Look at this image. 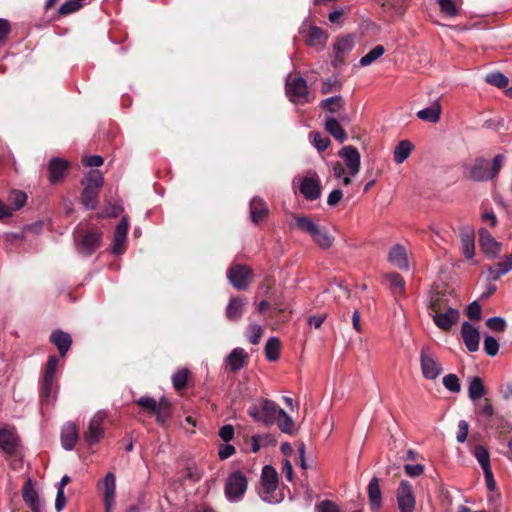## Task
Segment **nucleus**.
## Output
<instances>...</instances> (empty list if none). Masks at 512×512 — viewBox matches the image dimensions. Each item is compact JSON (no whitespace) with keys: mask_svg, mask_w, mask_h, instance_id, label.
<instances>
[{"mask_svg":"<svg viewBox=\"0 0 512 512\" xmlns=\"http://www.w3.org/2000/svg\"><path fill=\"white\" fill-rule=\"evenodd\" d=\"M482 469L490 467L489 453L483 446H476L473 452Z\"/></svg>","mask_w":512,"mask_h":512,"instance_id":"3c124183","label":"nucleus"},{"mask_svg":"<svg viewBox=\"0 0 512 512\" xmlns=\"http://www.w3.org/2000/svg\"><path fill=\"white\" fill-rule=\"evenodd\" d=\"M265 356L270 362L280 357V340L277 337H270L265 344Z\"/></svg>","mask_w":512,"mask_h":512,"instance_id":"58836bf2","label":"nucleus"},{"mask_svg":"<svg viewBox=\"0 0 512 512\" xmlns=\"http://www.w3.org/2000/svg\"><path fill=\"white\" fill-rule=\"evenodd\" d=\"M388 261L401 270H407L409 267L407 251L401 244H395L388 254Z\"/></svg>","mask_w":512,"mask_h":512,"instance_id":"4be33fe9","label":"nucleus"},{"mask_svg":"<svg viewBox=\"0 0 512 512\" xmlns=\"http://www.w3.org/2000/svg\"><path fill=\"white\" fill-rule=\"evenodd\" d=\"M268 212L267 205L259 198L254 197L250 201V216L253 223H258Z\"/></svg>","mask_w":512,"mask_h":512,"instance_id":"473e14b6","label":"nucleus"},{"mask_svg":"<svg viewBox=\"0 0 512 512\" xmlns=\"http://www.w3.org/2000/svg\"><path fill=\"white\" fill-rule=\"evenodd\" d=\"M461 335L464 344L469 352H476L479 349L480 334L476 327L465 321L462 324Z\"/></svg>","mask_w":512,"mask_h":512,"instance_id":"6ab92c4d","label":"nucleus"},{"mask_svg":"<svg viewBox=\"0 0 512 512\" xmlns=\"http://www.w3.org/2000/svg\"><path fill=\"white\" fill-rule=\"evenodd\" d=\"M243 312V301L241 298L232 297L226 307V316L229 320L237 321Z\"/></svg>","mask_w":512,"mask_h":512,"instance_id":"c9c22d12","label":"nucleus"},{"mask_svg":"<svg viewBox=\"0 0 512 512\" xmlns=\"http://www.w3.org/2000/svg\"><path fill=\"white\" fill-rule=\"evenodd\" d=\"M431 309L435 325L444 331L449 330L460 318L459 311L454 308H448L445 311H440L433 304Z\"/></svg>","mask_w":512,"mask_h":512,"instance_id":"f8f14e48","label":"nucleus"},{"mask_svg":"<svg viewBox=\"0 0 512 512\" xmlns=\"http://www.w3.org/2000/svg\"><path fill=\"white\" fill-rule=\"evenodd\" d=\"M339 155L343 158L349 175L355 177L360 170L361 157L359 151L353 146H345L340 150Z\"/></svg>","mask_w":512,"mask_h":512,"instance_id":"2eb2a0df","label":"nucleus"},{"mask_svg":"<svg viewBox=\"0 0 512 512\" xmlns=\"http://www.w3.org/2000/svg\"><path fill=\"white\" fill-rule=\"evenodd\" d=\"M317 512H339V509L332 501L325 500L317 506Z\"/></svg>","mask_w":512,"mask_h":512,"instance_id":"774afa93","label":"nucleus"},{"mask_svg":"<svg viewBox=\"0 0 512 512\" xmlns=\"http://www.w3.org/2000/svg\"><path fill=\"white\" fill-rule=\"evenodd\" d=\"M442 107L440 101L434 100L430 106L417 112V117L422 121L429 123H437L441 118Z\"/></svg>","mask_w":512,"mask_h":512,"instance_id":"a878e982","label":"nucleus"},{"mask_svg":"<svg viewBox=\"0 0 512 512\" xmlns=\"http://www.w3.org/2000/svg\"><path fill=\"white\" fill-rule=\"evenodd\" d=\"M367 492L372 510L376 511L380 509L382 505V494L380 490L379 480L377 477H373L370 480Z\"/></svg>","mask_w":512,"mask_h":512,"instance_id":"2f4dec72","label":"nucleus"},{"mask_svg":"<svg viewBox=\"0 0 512 512\" xmlns=\"http://www.w3.org/2000/svg\"><path fill=\"white\" fill-rule=\"evenodd\" d=\"M313 144H314L315 148L321 152V151H325L329 147L330 140H329V138L323 136L320 133H314L313 134Z\"/></svg>","mask_w":512,"mask_h":512,"instance_id":"13d9d810","label":"nucleus"},{"mask_svg":"<svg viewBox=\"0 0 512 512\" xmlns=\"http://www.w3.org/2000/svg\"><path fill=\"white\" fill-rule=\"evenodd\" d=\"M69 168V163L59 157H53L48 163L49 171V182L56 184L65 176L66 171Z\"/></svg>","mask_w":512,"mask_h":512,"instance_id":"412c9836","label":"nucleus"},{"mask_svg":"<svg viewBox=\"0 0 512 512\" xmlns=\"http://www.w3.org/2000/svg\"><path fill=\"white\" fill-rule=\"evenodd\" d=\"M248 360V353L240 347L234 348L225 358L227 366L232 372H236L243 368Z\"/></svg>","mask_w":512,"mask_h":512,"instance_id":"5701e85b","label":"nucleus"},{"mask_svg":"<svg viewBox=\"0 0 512 512\" xmlns=\"http://www.w3.org/2000/svg\"><path fill=\"white\" fill-rule=\"evenodd\" d=\"M107 413L103 410L97 411L88 423L87 429L83 433L84 440L89 445L97 444L104 437V421Z\"/></svg>","mask_w":512,"mask_h":512,"instance_id":"0eeeda50","label":"nucleus"},{"mask_svg":"<svg viewBox=\"0 0 512 512\" xmlns=\"http://www.w3.org/2000/svg\"><path fill=\"white\" fill-rule=\"evenodd\" d=\"M220 438L225 442H230L234 437V427L231 424L222 426L219 430Z\"/></svg>","mask_w":512,"mask_h":512,"instance_id":"69168bd1","label":"nucleus"},{"mask_svg":"<svg viewBox=\"0 0 512 512\" xmlns=\"http://www.w3.org/2000/svg\"><path fill=\"white\" fill-rule=\"evenodd\" d=\"M128 227H129L128 219L124 216V217H122L120 222L117 224L116 229H115L113 245H112V250H111L113 254H120L125 250Z\"/></svg>","mask_w":512,"mask_h":512,"instance_id":"aec40b11","label":"nucleus"},{"mask_svg":"<svg viewBox=\"0 0 512 512\" xmlns=\"http://www.w3.org/2000/svg\"><path fill=\"white\" fill-rule=\"evenodd\" d=\"M441 11L450 17H454L458 14L457 8L453 0H439Z\"/></svg>","mask_w":512,"mask_h":512,"instance_id":"4d7b16f0","label":"nucleus"},{"mask_svg":"<svg viewBox=\"0 0 512 512\" xmlns=\"http://www.w3.org/2000/svg\"><path fill=\"white\" fill-rule=\"evenodd\" d=\"M278 427L279 429L286 434H292L293 433V420L292 418L286 413L285 410L280 409L278 414Z\"/></svg>","mask_w":512,"mask_h":512,"instance_id":"37998d69","label":"nucleus"},{"mask_svg":"<svg viewBox=\"0 0 512 512\" xmlns=\"http://www.w3.org/2000/svg\"><path fill=\"white\" fill-rule=\"evenodd\" d=\"M83 6L81 0H67L59 8L60 15H69L78 11Z\"/></svg>","mask_w":512,"mask_h":512,"instance_id":"603ef678","label":"nucleus"},{"mask_svg":"<svg viewBox=\"0 0 512 512\" xmlns=\"http://www.w3.org/2000/svg\"><path fill=\"white\" fill-rule=\"evenodd\" d=\"M58 365V359L56 356L52 355L48 358L45 373H44V379H47V381H50L51 379L54 380L55 378V372Z\"/></svg>","mask_w":512,"mask_h":512,"instance_id":"5fc2aeb1","label":"nucleus"},{"mask_svg":"<svg viewBox=\"0 0 512 512\" xmlns=\"http://www.w3.org/2000/svg\"><path fill=\"white\" fill-rule=\"evenodd\" d=\"M353 46L354 42L351 36L337 38L333 44L334 59L332 60V65L337 67L342 64L345 56L351 52Z\"/></svg>","mask_w":512,"mask_h":512,"instance_id":"dca6fc26","label":"nucleus"},{"mask_svg":"<svg viewBox=\"0 0 512 512\" xmlns=\"http://www.w3.org/2000/svg\"><path fill=\"white\" fill-rule=\"evenodd\" d=\"M487 326L496 332H502L506 328V322L502 317H491L487 319Z\"/></svg>","mask_w":512,"mask_h":512,"instance_id":"bf43d9fd","label":"nucleus"},{"mask_svg":"<svg viewBox=\"0 0 512 512\" xmlns=\"http://www.w3.org/2000/svg\"><path fill=\"white\" fill-rule=\"evenodd\" d=\"M235 447L231 444L226 443V444H222L220 447H219V450H218V456L221 460H225V459H228L229 457H231L232 455L235 454Z\"/></svg>","mask_w":512,"mask_h":512,"instance_id":"338daca9","label":"nucleus"},{"mask_svg":"<svg viewBox=\"0 0 512 512\" xmlns=\"http://www.w3.org/2000/svg\"><path fill=\"white\" fill-rule=\"evenodd\" d=\"M104 183V177L101 171L97 169L90 170L86 173L84 179L81 181L83 187L99 190Z\"/></svg>","mask_w":512,"mask_h":512,"instance_id":"72a5a7b5","label":"nucleus"},{"mask_svg":"<svg viewBox=\"0 0 512 512\" xmlns=\"http://www.w3.org/2000/svg\"><path fill=\"white\" fill-rule=\"evenodd\" d=\"M442 383L444 387L452 393H458L461 390L459 378L455 374H448L444 376Z\"/></svg>","mask_w":512,"mask_h":512,"instance_id":"8fccbe9b","label":"nucleus"},{"mask_svg":"<svg viewBox=\"0 0 512 512\" xmlns=\"http://www.w3.org/2000/svg\"><path fill=\"white\" fill-rule=\"evenodd\" d=\"M101 234L97 232H87L80 240L76 241V250L83 256L92 255L100 246Z\"/></svg>","mask_w":512,"mask_h":512,"instance_id":"4468645a","label":"nucleus"},{"mask_svg":"<svg viewBox=\"0 0 512 512\" xmlns=\"http://www.w3.org/2000/svg\"><path fill=\"white\" fill-rule=\"evenodd\" d=\"M485 81L498 88H505L509 83L508 77L499 71L487 74L485 77Z\"/></svg>","mask_w":512,"mask_h":512,"instance_id":"c03bdc74","label":"nucleus"},{"mask_svg":"<svg viewBox=\"0 0 512 512\" xmlns=\"http://www.w3.org/2000/svg\"><path fill=\"white\" fill-rule=\"evenodd\" d=\"M77 441H78V432H77L76 425L71 422L65 424L61 430L62 447L67 451H71L74 449Z\"/></svg>","mask_w":512,"mask_h":512,"instance_id":"393cba45","label":"nucleus"},{"mask_svg":"<svg viewBox=\"0 0 512 512\" xmlns=\"http://www.w3.org/2000/svg\"><path fill=\"white\" fill-rule=\"evenodd\" d=\"M415 494L411 484L402 480L397 490V504L400 512H414L415 510Z\"/></svg>","mask_w":512,"mask_h":512,"instance_id":"9d476101","label":"nucleus"},{"mask_svg":"<svg viewBox=\"0 0 512 512\" xmlns=\"http://www.w3.org/2000/svg\"><path fill=\"white\" fill-rule=\"evenodd\" d=\"M339 89V84L336 78H328L322 82L321 92L328 94Z\"/></svg>","mask_w":512,"mask_h":512,"instance_id":"052dcab7","label":"nucleus"},{"mask_svg":"<svg viewBox=\"0 0 512 512\" xmlns=\"http://www.w3.org/2000/svg\"><path fill=\"white\" fill-rule=\"evenodd\" d=\"M320 106L322 109L334 114L343 109L344 100L341 95H335L322 100Z\"/></svg>","mask_w":512,"mask_h":512,"instance_id":"ea45409f","label":"nucleus"},{"mask_svg":"<svg viewBox=\"0 0 512 512\" xmlns=\"http://www.w3.org/2000/svg\"><path fill=\"white\" fill-rule=\"evenodd\" d=\"M22 497L25 504L33 512H42L43 505L39 498L38 492L33 486L32 480L28 479L22 488Z\"/></svg>","mask_w":512,"mask_h":512,"instance_id":"a211bd4d","label":"nucleus"},{"mask_svg":"<svg viewBox=\"0 0 512 512\" xmlns=\"http://www.w3.org/2000/svg\"><path fill=\"white\" fill-rule=\"evenodd\" d=\"M280 408L277 404L268 399H261L259 403L251 405L248 414L256 421L264 424H273L279 414Z\"/></svg>","mask_w":512,"mask_h":512,"instance_id":"7ed1b4c3","label":"nucleus"},{"mask_svg":"<svg viewBox=\"0 0 512 512\" xmlns=\"http://www.w3.org/2000/svg\"><path fill=\"white\" fill-rule=\"evenodd\" d=\"M286 95L293 103L309 102V91L307 82L303 77H292L289 75L286 79Z\"/></svg>","mask_w":512,"mask_h":512,"instance_id":"423d86ee","label":"nucleus"},{"mask_svg":"<svg viewBox=\"0 0 512 512\" xmlns=\"http://www.w3.org/2000/svg\"><path fill=\"white\" fill-rule=\"evenodd\" d=\"M420 365L423 377L429 380H435L443 372L442 365L429 346L421 348Z\"/></svg>","mask_w":512,"mask_h":512,"instance_id":"39448f33","label":"nucleus"},{"mask_svg":"<svg viewBox=\"0 0 512 512\" xmlns=\"http://www.w3.org/2000/svg\"><path fill=\"white\" fill-rule=\"evenodd\" d=\"M263 336V329L259 324L252 323L247 327V338L253 345H257Z\"/></svg>","mask_w":512,"mask_h":512,"instance_id":"09e8293b","label":"nucleus"},{"mask_svg":"<svg viewBox=\"0 0 512 512\" xmlns=\"http://www.w3.org/2000/svg\"><path fill=\"white\" fill-rule=\"evenodd\" d=\"M50 341L57 347L62 357L66 355L72 345L71 335L60 329L54 330L51 333Z\"/></svg>","mask_w":512,"mask_h":512,"instance_id":"b1692460","label":"nucleus"},{"mask_svg":"<svg viewBox=\"0 0 512 512\" xmlns=\"http://www.w3.org/2000/svg\"><path fill=\"white\" fill-rule=\"evenodd\" d=\"M295 225L301 231L309 234L316 245L321 249H329L334 242V237L328 232L325 227H321L315 223L311 218L306 216H299L295 218Z\"/></svg>","mask_w":512,"mask_h":512,"instance_id":"f03ea898","label":"nucleus"},{"mask_svg":"<svg viewBox=\"0 0 512 512\" xmlns=\"http://www.w3.org/2000/svg\"><path fill=\"white\" fill-rule=\"evenodd\" d=\"M305 26L306 24L304 23L299 32L305 36L306 44L317 52L322 51L328 40V35L318 26L310 25L307 29H305Z\"/></svg>","mask_w":512,"mask_h":512,"instance_id":"6e6552de","label":"nucleus"},{"mask_svg":"<svg viewBox=\"0 0 512 512\" xmlns=\"http://www.w3.org/2000/svg\"><path fill=\"white\" fill-rule=\"evenodd\" d=\"M187 379H188V370L186 368L177 370L172 375L173 387L176 390H181V389L185 388L187 385Z\"/></svg>","mask_w":512,"mask_h":512,"instance_id":"de8ad7c7","label":"nucleus"},{"mask_svg":"<svg viewBox=\"0 0 512 512\" xmlns=\"http://www.w3.org/2000/svg\"><path fill=\"white\" fill-rule=\"evenodd\" d=\"M512 270V255H507L505 258L488 268L489 280L496 281L501 276L507 274Z\"/></svg>","mask_w":512,"mask_h":512,"instance_id":"cd10ccee","label":"nucleus"},{"mask_svg":"<svg viewBox=\"0 0 512 512\" xmlns=\"http://www.w3.org/2000/svg\"><path fill=\"white\" fill-rule=\"evenodd\" d=\"M325 129L339 142H344L347 139L345 130L335 118L326 120Z\"/></svg>","mask_w":512,"mask_h":512,"instance_id":"e433bc0d","label":"nucleus"},{"mask_svg":"<svg viewBox=\"0 0 512 512\" xmlns=\"http://www.w3.org/2000/svg\"><path fill=\"white\" fill-rule=\"evenodd\" d=\"M413 150V144L408 140L400 141L393 152V158L395 163L402 164L411 154Z\"/></svg>","mask_w":512,"mask_h":512,"instance_id":"f704fd0d","label":"nucleus"},{"mask_svg":"<svg viewBox=\"0 0 512 512\" xmlns=\"http://www.w3.org/2000/svg\"><path fill=\"white\" fill-rule=\"evenodd\" d=\"M247 478L241 471L232 472L225 482V496L229 502H239L247 490Z\"/></svg>","mask_w":512,"mask_h":512,"instance_id":"20e7f679","label":"nucleus"},{"mask_svg":"<svg viewBox=\"0 0 512 512\" xmlns=\"http://www.w3.org/2000/svg\"><path fill=\"white\" fill-rule=\"evenodd\" d=\"M98 196L99 190L83 187L81 202L87 209L94 210L98 206Z\"/></svg>","mask_w":512,"mask_h":512,"instance_id":"4c0bfd02","label":"nucleus"},{"mask_svg":"<svg viewBox=\"0 0 512 512\" xmlns=\"http://www.w3.org/2000/svg\"><path fill=\"white\" fill-rule=\"evenodd\" d=\"M479 244L488 258L495 259L501 253L502 244L485 228L479 230Z\"/></svg>","mask_w":512,"mask_h":512,"instance_id":"ddd939ff","label":"nucleus"},{"mask_svg":"<svg viewBox=\"0 0 512 512\" xmlns=\"http://www.w3.org/2000/svg\"><path fill=\"white\" fill-rule=\"evenodd\" d=\"M504 161L503 154L496 155L492 162L483 157H478L465 169V175L474 182H487L496 177L503 167Z\"/></svg>","mask_w":512,"mask_h":512,"instance_id":"f257e3e1","label":"nucleus"},{"mask_svg":"<svg viewBox=\"0 0 512 512\" xmlns=\"http://www.w3.org/2000/svg\"><path fill=\"white\" fill-rule=\"evenodd\" d=\"M261 484H278V474L274 467L265 465L262 469Z\"/></svg>","mask_w":512,"mask_h":512,"instance_id":"49530a36","label":"nucleus"},{"mask_svg":"<svg viewBox=\"0 0 512 512\" xmlns=\"http://www.w3.org/2000/svg\"><path fill=\"white\" fill-rule=\"evenodd\" d=\"M467 315L470 319L475 321L481 319V306L477 301H474L468 305Z\"/></svg>","mask_w":512,"mask_h":512,"instance_id":"680f3d73","label":"nucleus"},{"mask_svg":"<svg viewBox=\"0 0 512 512\" xmlns=\"http://www.w3.org/2000/svg\"><path fill=\"white\" fill-rule=\"evenodd\" d=\"M8 201H9L8 207H10L11 212L16 211V210L21 209L25 205V203L27 201V196L22 191L14 190L10 193Z\"/></svg>","mask_w":512,"mask_h":512,"instance_id":"a19ab883","label":"nucleus"},{"mask_svg":"<svg viewBox=\"0 0 512 512\" xmlns=\"http://www.w3.org/2000/svg\"><path fill=\"white\" fill-rule=\"evenodd\" d=\"M487 390L484 386L482 379L478 376H473L469 378V386H468V397L474 403L480 400L483 396H485Z\"/></svg>","mask_w":512,"mask_h":512,"instance_id":"7c9ffc66","label":"nucleus"},{"mask_svg":"<svg viewBox=\"0 0 512 512\" xmlns=\"http://www.w3.org/2000/svg\"><path fill=\"white\" fill-rule=\"evenodd\" d=\"M53 384L54 380L47 381V379L43 378V384L40 392V396L43 400L49 401L53 392Z\"/></svg>","mask_w":512,"mask_h":512,"instance_id":"e2e57ef3","label":"nucleus"},{"mask_svg":"<svg viewBox=\"0 0 512 512\" xmlns=\"http://www.w3.org/2000/svg\"><path fill=\"white\" fill-rule=\"evenodd\" d=\"M18 446V437L14 429L1 428L0 429V447L8 454L16 451Z\"/></svg>","mask_w":512,"mask_h":512,"instance_id":"bb28decb","label":"nucleus"},{"mask_svg":"<svg viewBox=\"0 0 512 512\" xmlns=\"http://www.w3.org/2000/svg\"><path fill=\"white\" fill-rule=\"evenodd\" d=\"M98 489L103 493V501L106 512H112L115 504L116 477L114 473L108 472L98 483Z\"/></svg>","mask_w":512,"mask_h":512,"instance_id":"9b49d317","label":"nucleus"},{"mask_svg":"<svg viewBox=\"0 0 512 512\" xmlns=\"http://www.w3.org/2000/svg\"><path fill=\"white\" fill-rule=\"evenodd\" d=\"M468 430H469L468 422L465 420H460L458 422V431H457V435H456V439L459 443L465 442V440L467 439Z\"/></svg>","mask_w":512,"mask_h":512,"instance_id":"0e129e2a","label":"nucleus"},{"mask_svg":"<svg viewBox=\"0 0 512 512\" xmlns=\"http://www.w3.org/2000/svg\"><path fill=\"white\" fill-rule=\"evenodd\" d=\"M461 251L466 259L475 255V236L472 230L466 229L460 233Z\"/></svg>","mask_w":512,"mask_h":512,"instance_id":"c85d7f7f","label":"nucleus"},{"mask_svg":"<svg viewBox=\"0 0 512 512\" xmlns=\"http://www.w3.org/2000/svg\"><path fill=\"white\" fill-rule=\"evenodd\" d=\"M252 271L248 266L236 264L227 271L230 284L237 290H245L249 285Z\"/></svg>","mask_w":512,"mask_h":512,"instance_id":"1a4fd4ad","label":"nucleus"},{"mask_svg":"<svg viewBox=\"0 0 512 512\" xmlns=\"http://www.w3.org/2000/svg\"><path fill=\"white\" fill-rule=\"evenodd\" d=\"M484 351L487 355L496 356L499 351V344L493 336H486L484 338Z\"/></svg>","mask_w":512,"mask_h":512,"instance_id":"864d4df0","label":"nucleus"},{"mask_svg":"<svg viewBox=\"0 0 512 512\" xmlns=\"http://www.w3.org/2000/svg\"><path fill=\"white\" fill-rule=\"evenodd\" d=\"M299 189L304 198L310 201L318 199L321 195L320 181L316 175L305 176Z\"/></svg>","mask_w":512,"mask_h":512,"instance_id":"f3484780","label":"nucleus"},{"mask_svg":"<svg viewBox=\"0 0 512 512\" xmlns=\"http://www.w3.org/2000/svg\"><path fill=\"white\" fill-rule=\"evenodd\" d=\"M135 403L141 407H144L151 412H156L157 407L160 405L157 401L150 396H142L139 399L135 400Z\"/></svg>","mask_w":512,"mask_h":512,"instance_id":"6e6d98bb","label":"nucleus"},{"mask_svg":"<svg viewBox=\"0 0 512 512\" xmlns=\"http://www.w3.org/2000/svg\"><path fill=\"white\" fill-rule=\"evenodd\" d=\"M385 277L389 283L390 289L398 290L400 293H404L405 281L399 273L391 272V273L386 274Z\"/></svg>","mask_w":512,"mask_h":512,"instance_id":"a18cd8bd","label":"nucleus"},{"mask_svg":"<svg viewBox=\"0 0 512 512\" xmlns=\"http://www.w3.org/2000/svg\"><path fill=\"white\" fill-rule=\"evenodd\" d=\"M259 495L269 504H278L283 500V495L278 492V484H261Z\"/></svg>","mask_w":512,"mask_h":512,"instance_id":"c756f323","label":"nucleus"},{"mask_svg":"<svg viewBox=\"0 0 512 512\" xmlns=\"http://www.w3.org/2000/svg\"><path fill=\"white\" fill-rule=\"evenodd\" d=\"M385 52V49L382 45H377L373 49H371L366 55H364L359 64L362 67L369 66L374 61H376L379 57H381Z\"/></svg>","mask_w":512,"mask_h":512,"instance_id":"79ce46f5","label":"nucleus"}]
</instances>
